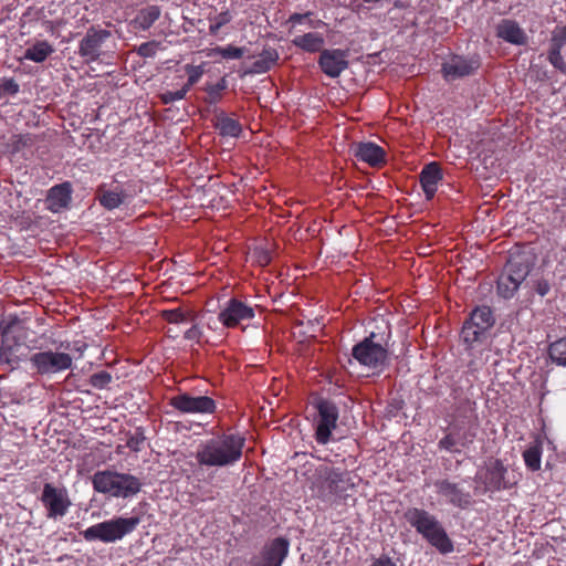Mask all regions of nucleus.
Returning <instances> with one entry per match:
<instances>
[{"label":"nucleus","instance_id":"nucleus-1","mask_svg":"<svg viewBox=\"0 0 566 566\" xmlns=\"http://www.w3.org/2000/svg\"><path fill=\"white\" fill-rule=\"evenodd\" d=\"M244 439L238 434H221L201 442L196 450L200 467H228L242 455Z\"/></svg>","mask_w":566,"mask_h":566},{"label":"nucleus","instance_id":"nucleus-2","mask_svg":"<svg viewBox=\"0 0 566 566\" xmlns=\"http://www.w3.org/2000/svg\"><path fill=\"white\" fill-rule=\"evenodd\" d=\"M405 520L431 546L441 554L453 552L454 546L440 521L431 513L419 507H409L403 513Z\"/></svg>","mask_w":566,"mask_h":566},{"label":"nucleus","instance_id":"nucleus-3","mask_svg":"<svg viewBox=\"0 0 566 566\" xmlns=\"http://www.w3.org/2000/svg\"><path fill=\"white\" fill-rule=\"evenodd\" d=\"M92 485L97 493L117 499H129L140 492L143 483L133 474L103 470L93 474Z\"/></svg>","mask_w":566,"mask_h":566},{"label":"nucleus","instance_id":"nucleus-4","mask_svg":"<svg viewBox=\"0 0 566 566\" xmlns=\"http://www.w3.org/2000/svg\"><path fill=\"white\" fill-rule=\"evenodd\" d=\"M139 523L140 518L138 516H119L94 524L84 530L81 534L87 542L101 541L103 543H114L134 532Z\"/></svg>","mask_w":566,"mask_h":566},{"label":"nucleus","instance_id":"nucleus-5","mask_svg":"<svg viewBox=\"0 0 566 566\" xmlns=\"http://www.w3.org/2000/svg\"><path fill=\"white\" fill-rule=\"evenodd\" d=\"M495 318L489 306H478L463 323L461 338L468 347L483 343L493 327Z\"/></svg>","mask_w":566,"mask_h":566},{"label":"nucleus","instance_id":"nucleus-6","mask_svg":"<svg viewBox=\"0 0 566 566\" xmlns=\"http://www.w3.org/2000/svg\"><path fill=\"white\" fill-rule=\"evenodd\" d=\"M111 42H113V34L109 30L91 25L78 42L77 53L86 63L103 61L111 52L108 49Z\"/></svg>","mask_w":566,"mask_h":566},{"label":"nucleus","instance_id":"nucleus-7","mask_svg":"<svg viewBox=\"0 0 566 566\" xmlns=\"http://www.w3.org/2000/svg\"><path fill=\"white\" fill-rule=\"evenodd\" d=\"M317 493L324 501L332 496L342 497L354 484L349 473L339 469L322 465L317 469Z\"/></svg>","mask_w":566,"mask_h":566},{"label":"nucleus","instance_id":"nucleus-8","mask_svg":"<svg viewBox=\"0 0 566 566\" xmlns=\"http://www.w3.org/2000/svg\"><path fill=\"white\" fill-rule=\"evenodd\" d=\"M375 333L356 344L352 349L353 357L360 364L371 369L382 368L388 361L387 349L374 342Z\"/></svg>","mask_w":566,"mask_h":566},{"label":"nucleus","instance_id":"nucleus-9","mask_svg":"<svg viewBox=\"0 0 566 566\" xmlns=\"http://www.w3.org/2000/svg\"><path fill=\"white\" fill-rule=\"evenodd\" d=\"M40 500L46 509V517L51 520L63 517L72 504L66 489L56 488L51 483L43 485Z\"/></svg>","mask_w":566,"mask_h":566},{"label":"nucleus","instance_id":"nucleus-10","mask_svg":"<svg viewBox=\"0 0 566 566\" xmlns=\"http://www.w3.org/2000/svg\"><path fill=\"white\" fill-rule=\"evenodd\" d=\"M23 327L21 321L17 317L3 318L0 321V363H12V349L14 345L19 344L22 336Z\"/></svg>","mask_w":566,"mask_h":566},{"label":"nucleus","instance_id":"nucleus-11","mask_svg":"<svg viewBox=\"0 0 566 566\" xmlns=\"http://www.w3.org/2000/svg\"><path fill=\"white\" fill-rule=\"evenodd\" d=\"M31 364L39 374H56L69 369L72 366V357L66 353L40 352L30 358Z\"/></svg>","mask_w":566,"mask_h":566},{"label":"nucleus","instance_id":"nucleus-12","mask_svg":"<svg viewBox=\"0 0 566 566\" xmlns=\"http://www.w3.org/2000/svg\"><path fill=\"white\" fill-rule=\"evenodd\" d=\"M318 417L316 420L315 438L319 444H326L331 440L332 430L336 428L338 409L328 400L317 402Z\"/></svg>","mask_w":566,"mask_h":566},{"label":"nucleus","instance_id":"nucleus-13","mask_svg":"<svg viewBox=\"0 0 566 566\" xmlns=\"http://www.w3.org/2000/svg\"><path fill=\"white\" fill-rule=\"evenodd\" d=\"M289 549V541L284 537H276L263 547L259 556L251 558L250 566H281Z\"/></svg>","mask_w":566,"mask_h":566},{"label":"nucleus","instance_id":"nucleus-14","mask_svg":"<svg viewBox=\"0 0 566 566\" xmlns=\"http://www.w3.org/2000/svg\"><path fill=\"white\" fill-rule=\"evenodd\" d=\"M170 405L182 413H212L216 402L208 396L180 394L170 399Z\"/></svg>","mask_w":566,"mask_h":566},{"label":"nucleus","instance_id":"nucleus-15","mask_svg":"<svg viewBox=\"0 0 566 566\" xmlns=\"http://www.w3.org/2000/svg\"><path fill=\"white\" fill-rule=\"evenodd\" d=\"M437 493L442 496L446 502L454 507L468 509L472 503V496L459 483L448 479L437 480L434 482Z\"/></svg>","mask_w":566,"mask_h":566},{"label":"nucleus","instance_id":"nucleus-16","mask_svg":"<svg viewBox=\"0 0 566 566\" xmlns=\"http://www.w3.org/2000/svg\"><path fill=\"white\" fill-rule=\"evenodd\" d=\"M348 51L334 49L323 50L318 59L321 70L329 77H338L348 67Z\"/></svg>","mask_w":566,"mask_h":566},{"label":"nucleus","instance_id":"nucleus-17","mask_svg":"<svg viewBox=\"0 0 566 566\" xmlns=\"http://www.w3.org/2000/svg\"><path fill=\"white\" fill-rule=\"evenodd\" d=\"M480 66L478 59L453 55L442 64V73L447 81H454L474 73Z\"/></svg>","mask_w":566,"mask_h":566},{"label":"nucleus","instance_id":"nucleus-18","mask_svg":"<svg viewBox=\"0 0 566 566\" xmlns=\"http://www.w3.org/2000/svg\"><path fill=\"white\" fill-rule=\"evenodd\" d=\"M254 316V310L243 302L232 298L226 307L219 313V321L226 327H234L242 321L251 319Z\"/></svg>","mask_w":566,"mask_h":566},{"label":"nucleus","instance_id":"nucleus-19","mask_svg":"<svg viewBox=\"0 0 566 566\" xmlns=\"http://www.w3.org/2000/svg\"><path fill=\"white\" fill-rule=\"evenodd\" d=\"M533 265L534 260L530 254L516 253L510 256L503 272L515 279V282L522 284L530 274Z\"/></svg>","mask_w":566,"mask_h":566},{"label":"nucleus","instance_id":"nucleus-20","mask_svg":"<svg viewBox=\"0 0 566 566\" xmlns=\"http://www.w3.org/2000/svg\"><path fill=\"white\" fill-rule=\"evenodd\" d=\"M495 34L499 39L513 45H525L527 43L525 31L516 21L511 19L501 20L496 25Z\"/></svg>","mask_w":566,"mask_h":566},{"label":"nucleus","instance_id":"nucleus-21","mask_svg":"<svg viewBox=\"0 0 566 566\" xmlns=\"http://www.w3.org/2000/svg\"><path fill=\"white\" fill-rule=\"evenodd\" d=\"M419 180L426 198L428 200L432 199L438 184L442 180V171L439 164L436 161L427 164L419 175Z\"/></svg>","mask_w":566,"mask_h":566},{"label":"nucleus","instance_id":"nucleus-22","mask_svg":"<svg viewBox=\"0 0 566 566\" xmlns=\"http://www.w3.org/2000/svg\"><path fill=\"white\" fill-rule=\"evenodd\" d=\"M355 157L370 166H378L385 161V150L375 143L365 142L354 145Z\"/></svg>","mask_w":566,"mask_h":566},{"label":"nucleus","instance_id":"nucleus-23","mask_svg":"<svg viewBox=\"0 0 566 566\" xmlns=\"http://www.w3.org/2000/svg\"><path fill=\"white\" fill-rule=\"evenodd\" d=\"M71 193L72 189L69 182L52 187L46 197L48 208L53 212H57L67 207L71 201Z\"/></svg>","mask_w":566,"mask_h":566},{"label":"nucleus","instance_id":"nucleus-24","mask_svg":"<svg viewBox=\"0 0 566 566\" xmlns=\"http://www.w3.org/2000/svg\"><path fill=\"white\" fill-rule=\"evenodd\" d=\"M506 473V468L503 465L502 461L495 460L488 468L484 475L483 483L485 489L489 491H497L501 489H506L509 485L505 483L504 478Z\"/></svg>","mask_w":566,"mask_h":566},{"label":"nucleus","instance_id":"nucleus-25","mask_svg":"<svg viewBox=\"0 0 566 566\" xmlns=\"http://www.w3.org/2000/svg\"><path fill=\"white\" fill-rule=\"evenodd\" d=\"M161 10L158 6H147L140 9L129 22L135 31H146L160 18Z\"/></svg>","mask_w":566,"mask_h":566},{"label":"nucleus","instance_id":"nucleus-26","mask_svg":"<svg viewBox=\"0 0 566 566\" xmlns=\"http://www.w3.org/2000/svg\"><path fill=\"white\" fill-rule=\"evenodd\" d=\"M54 52V46L46 40L36 41L24 50L23 60L35 63L44 62Z\"/></svg>","mask_w":566,"mask_h":566},{"label":"nucleus","instance_id":"nucleus-27","mask_svg":"<svg viewBox=\"0 0 566 566\" xmlns=\"http://www.w3.org/2000/svg\"><path fill=\"white\" fill-rule=\"evenodd\" d=\"M293 45L301 50L314 53L322 50L324 45V38L317 32H308L302 35H297L292 40Z\"/></svg>","mask_w":566,"mask_h":566},{"label":"nucleus","instance_id":"nucleus-28","mask_svg":"<svg viewBox=\"0 0 566 566\" xmlns=\"http://www.w3.org/2000/svg\"><path fill=\"white\" fill-rule=\"evenodd\" d=\"M99 203L107 210L118 208L125 202L127 195L123 190H109L105 189L104 186L97 190Z\"/></svg>","mask_w":566,"mask_h":566},{"label":"nucleus","instance_id":"nucleus-29","mask_svg":"<svg viewBox=\"0 0 566 566\" xmlns=\"http://www.w3.org/2000/svg\"><path fill=\"white\" fill-rule=\"evenodd\" d=\"M279 54L274 49H265L260 56L252 63L247 73L260 74L268 72L277 61Z\"/></svg>","mask_w":566,"mask_h":566},{"label":"nucleus","instance_id":"nucleus-30","mask_svg":"<svg viewBox=\"0 0 566 566\" xmlns=\"http://www.w3.org/2000/svg\"><path fill=\"white\" fill-rule=\"evenodd\" d=\"M216 127L222 136L238 137L242 132V126L238 120L224 115L218 117Z\"/></svg>","mask_w":566,"mask_h":566},{"label":"nucleus","instance_id":"nucleus-31","mask_svg":"<svg viewBox=\"0 0 566 566\" xmlns=\"http://www.w3.org/2000/svg\"><path fill=\"white\" fill-rule=\"evenodd\" d=\"M520 285L521 283L515 282V279L503 272L497 280V293L503 298H511Z\"/></svg>","mask_w":566,"mask_h":566},{"label":"nucleus","instance_id":"nucleus-32","mask_svg":"<svg viewBox=\"0 0 566 566\" xmlns=\"http://www.w3.org/2000/svg\"><path fill=\"white\" fill-rule=\"evenodd\" d=\"M160 315L170 324L193 323V315L190 312L182 311L181 307L164 310Z\"/></svg>","mask_w":566,"mask_h":566},{"label":"nucleus","instance_id":"nucleus-33","mask_svg":"<svg viewBox=\"0 0 566 566\" xmlns=\"http://www.w3.org/2000/svg\"><path fill=\"white\" fill-rule=\"evenodd\" d=\"M548 354L554 363L559 366H566V336L552 343Z\"/></svg>","mask_w":566,"mask_h":566},{"label":"nucleus","instance_id":"nucleus-34","mask_svg":"<svg viewBox=\"0 0 566 566\" xmlns=\"http://www.w3.org/2000/svg\"><path fill=\"white\" fill-rule=\"evenodd\" d=\"M471 442L472 438L468 439L467 436H463L461 439H458L453 433H449L439 441L438 447L449 452H460L457 446L467 447Z\"/></svg>","mask_w":566,"mask_h":566},{"label":"nucleus","instance_id":"nucleus-35","mask_svg":"<svg viewBox=\"0 0 566 566\" xmlns=\"http://www.w3.org/2000/svg\"><path fill=\"white\" fill-rule=\"evenodd\" d=\"M233 19V15L229 10L221 11L216 15H208V20L211 22L209 25V33L211 35H217L220 29L228 23H230Z\"/></svg>","mask_w":566,"mask_h":566},{"label":"nucleus","instance_id":"nucleus-36","mask_svg":"<svg viewBox=\"0 0 566 566\" xmlns=\"http://www.w3.org/2000/svg\"><path fill=\"white\" fill-rule=\"evenodd\" d=\"M541 457L542 450L537 444L527 448L523 453L525 464L532 471H537L541 469Z\"/></svg>","mask_w":566,"mask_h":566},{"label":"nucleus","instance_id":"nucleus-37","mask_svg":"<svg viewBox=\"0 0 566 566\" xmlns=\"http://www.w3.org/2000/svg\"><path fill=\"white\" fill-rule=\"evenodd\" d=\"M112 380H113V377L108 371L101 370L98 373L91 375L88 382L91 386H93L96 389H105L108 387V385L112 382Z\"/></svg>","mask_w":566,"mask_h":566},{"label":"nucleus","instance_id":"nucleus-38","mask_svg":"<svg viewBox=\"0 0 566 566\" xmlns=\"http://www.w3.org/2000/svg\"><path fill=\"white\" fill-rule=\"evenodd\" d=\"M566 45V25L556 27L552 32L549 48L562 51Z\"/></svg>","mask_w":566,"mask_h":566},{"label":"nucleus","instance_id":"nucleus-39","mask_svg":"<svg viewBox=\"0 0 566 566\" xmlns=\"http://www.w3.org/2000/svg\"><path fill=\"white\" fill-rule=\"evenodd\" d=\"M244 48H238L233 45H227L223 48H217L216 53L226 60H238L244 54Z\"/></svg>","mask_w":566,"mask_h":566},{"label":"nucleus","instance_id":"nucleus-40","mask_svg":"<svg viewBox=\"0 0 566 566\" xmlns=\"http://www.w3.org/2000/svg\"><path fill=\"white\" fill-rule=\"evenodd\" d=\"M186 71L188 73V80L181 88L188 93L189 90L196 83H198V81L200 80V77L203 74V71H202L201 66H193V65H186Z\"/></svg>","mask_w":566,"mask_h":566},{"label":"nucleus","instance_id":"nucleus-41","mask_svg":"<svg viewBox=\"0 0 566 566\" xmlns=\"http://www.w3.org/2000/svg\"><path fill=\"white\" fill-rule=\"evenodd\" d=\"M562 51L551 49L548 50V61L558 71L566 73V63L562 56Z\"/></svg>","mask_w":566,"mask_h":566},{"label":"nucleus","instance_id":"nucleus-42","mask_svg":"<svg viewBox=\"0 0 566 566\" xmlns=\"http://www.w3.org/2000/svg\"><path fill=\"white\" fill-rule=\"evenodd\" d=\"M158 43L155 41L142 43L137 48V54L142 57H153L157 52Z\"/></svg>","mask_w":566,"mask_h":566},{"label":"nucleus","instance_id":"nucleus-43","mask_svg":"<svg viewBox=\"0 0 566 566\" xmlns=\"http://www.w3.org/2000/svg\"><path fill=\"white\" fill-rule=\"evenodd\" d=\"M187 95V92L182 88L178 90V91H167V92H164L160 94V99L164 104H170V103H174L175 101H180L182 98H185V96Z\"/></svg>","mask_w":566,"mask_h":566},{"label":"nucleus","instance_id":"nucleus-44","mask_svg":"<svg viewBox=\"0 0 566 566\" xmlns=\"http://www.w3.org/2000/svg\"><path fill=\"white\" fill-rule=\"evenodd\" d=\"M203 335L202 328L196 323V319L193 318V323H191V327L188 328L184 337L188 340H195L196 343H200V339Z\"/></svg>","mask_w":566,"mask_h":566},{"label":"nucleus","instance_id":"nucleus-45","mask_svg":"<svg viewBox=\"0 0 566 566\" xmlns=\"http://www.w3.org/2000/svg\"><path fill=\"white\" fill-rule=\"evenodd\" d=\"M0 90L3 94L15 95L20 86L14 78H3L0 83Z\"/></svg>","mask_w":566,"mask_h":566},{"label":"nucleus","instance_id":"nucleus-46","mask_svg":"<svg viewBox=\"0 0 566 566\" xmlns=\"http://www.w3.org/2000/svg\"><path fill=\"white\" fill-rule=\"evenodd\" d=\"M33 143V139L31 135H18L14 136L12 147L14 151H20L22 148L31 146Z\"/></svg>","mask_w":566,"mask_h":566},{"label":"nucleus","instance_id":"nucleus-47","mask_svg":"<svg viewBox=\"0 0 566 566\" xmlns=\"http://www.w3.org/2000/svg\"><path fill=\"white\" fill-rule=\"evenodd\" d=\"M205 91L207 92V96L205 97L206 103L213 105L221 99V92L211 86V84H207Z\"/></svg>","mask_w":566,"mask_h":566},{"label":"nucleus","instance_id":"nucleus-48","mask_svg":"<svg viewBox=\"0 0 566 566\" xmlns=\"http://www.w3.org/2000/svg\"><path fill=\"white\" fill-rule=\"evenodd\" d=\"M144 442V437L142 434H136L130 437L127 440V447L133 451H139L140 444Z\"/></svg>","mask_w":566,"mask_h":566},{"label":"nucleus","instance_id":"nucleus-49","mask_svg":"<svg viewBox=\"0 0 566 566\" xmlns=\"http://www.w3.org/2000/svg\"><path fill=\"white\" fill-rule=\"evenodd\" d=\"M535 290L537 294L545 296L549 292L551 285L546 280H541L537 282Z\"/></svg>","mask_w":566,"mask_h":566},{"label":"nucleus","instance_id":"nucleus-50","mask_svg":"<svg viewBox=\"0 0 566 566\" xmlns=\"http://www.w3.org/2000/svg\"><path fill=\"white\" fill-rule=\"evenodd\" d=\"M311 15V12L306 13H294L290 17L289 22L295 27L297 23H301L303 20L307 19Z\"/></svg>","mask_w":566,"mask_h":566},{"label":"nucleus","instance_id":"nucleus-51","mask_svg":"<svg viewBox=\"0 0 566 566\" xmlns=\"http://www.w3.org/2000/svg\"><path fill=\"white\" fill-rule=\"evenodd\" d=\"M371 566H396V563L389 556H380Z\"/></svg>","mask_w":566,"mask_h":566},{"label":"nucleus","instance_id":"nucleus-52","mask_svg":"<svg viewBox=\"0 0 566 566\" xmlns=\"http://www.w3.org/2000/svg\"><path fill=\"white\" fill-rule=\"evenodd\" d=\"M258 261L260 264L266 265L271 261L270 254L268 252L262 251L258 258Z\"/></svg>","mask_w":566,"mask_h":566},{"label":"nucleus","instance_id":"nucleus-53","mask_svg":"<svg viewBox=\"0 0 566 566\" xmlns=\"http://www.w3.org/2000/svg\"><path fill=\"white\" fill-rule=\"evenodd\" d=\"M211 86H213L214 88H217L218 91H220L222 93L227 88L228 83H227L226 77H222V78H220V81L217 84H211Z\"/></svg>","mask_w":566,"mask_h":566},{"label":"nucleus","instance_id":"nucleus-54","mask_svg":"<svg viewBox=\"0 0 566 566\" xmlns=\"http://www.w3.org/2000/svg\"><path fill=\"white\" fill-rule=\"evenodd\" d=\"M172 334H175V331H172L171 328L168 329V335L171 336V337H175Z\"/></svg>","mask_w":566,"mask_h":566},{"label":"nucleus","instance_id":"nucleus-55","mask_svg":"<svg viewBox=\"0 0 566 566\" xmlns=\"http://www.w3.org/2000/svg\"><path fill=\"white\" fill-rule=\"evenodd\" d=\"M172 334H175V331H172L171 328L168 329V335L171 336V337H175Z\"/></svg>","mask_w":566,"mask_h":566},{"label":"nucleus","instance_id":"nucleus-56","mask_svg":"<svg viewBox=\"0 0 566 566\" xmlns=\"http://www.w3.org/2000/svg\"><path fill=\"white\" fill-rule=\"evenodd\" d=\"M115 48V44H112V48L108 45V49L111 50V52L113 51L112 49Z\"/></svg>","mask_w":566,"mask_h":566}]
</instances>
